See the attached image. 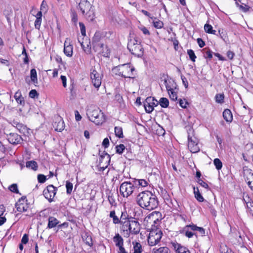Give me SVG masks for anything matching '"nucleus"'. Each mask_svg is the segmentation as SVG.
I'll use <instances>...</instances> for the list:
<instances>
[{
  "instance_id": "obj_1",
  "label": "nucleus",
  "mask_w": 253,
  "mask_h": 253,
  "mask_svg": "<svg viewBox=\"0 0 253 253\" xmlns=\"http://www.w3.org/2000/svg\"><path fill=\"white\" fill-rule=\"evenodd\" d=\"M136 202L141 208L149 211L156 209L159 205L156 196L148 190L140 192L136 196Z\"/></svg>"
},
{
  "instance_id": "obj_2",
  "label": "nucleus",
  "mask_w": 253,
  "mask_h": 253,
  "mask_svg": "<svg viewBox=\"0 0 253 253\" xmlns=\"http://www.w3.org/2000/svg\"><path fill=\"white\" fill-rule=\"evenodd\" d=\"M112 72L124 78L134 79L135 77V69L130 64L119 65L112 69Z\"/></svg>"
},
{
  "instance_id": "obj_3",
  "label": "nucleus",
  "mask_w": 253,
  "mask_h": 253,
  "mask_svg": "<svg viewBox=\"0 0 253 253\" xmlns=\"http://www.w3.org/2000/svg\"><path fill=\"white\" fill-rule=\"evenodd\" d=\"M127 48L133 55L137 57H141L144 54V49L141 43L140 40L136 38H132L128 42Z\"/></svg>"
},
{
  "instance_id": "obj_4",
  "label": "nucleus",
  "mask_w": 253,
  "mask_h": 253,
  "mask_svg": "<svg viewBox=\"0 0 253 253\" xmlns=\"http://www.w3.org/2000/svg\"><path fill=\"white\" fill-rule=\"evenodd\" d=\"M79 6L83 14L85 15L88 20L93 21L94 19L95 12L89 1L87 0H81Z\"/></svg>"
},
{
  "instance_id": "obj_5",
  "label": "nucleus",
  "mask_w": 253,
  "mask_h": 253,
  "mask_svg": "<svg viewBox=\"0 0 253 253\" xmlns=\"http://www.w3.org/2000/svg\"><path fill=\"white\" fill-rule=\"evenodd\" d=\"M163 232L160 228H151L150 231L147 241L150 246H154L158 245L162 237Z\"/></svg>"
},
{
  "instance_id": "obj_6",
  "label": "nucleus",
  "mask_w": 253,
  "mask_h": 253,
  "mask_svg": "<svg viewBox=\"0 0 253 253\" xmlns=\"http://www.w3.org/2000/svg\"><path fill=\"white\" fill-rule=\"evenodd\" d=\"M87 115L89 120L97 125H102L106 120L104 113L99 108L89 111Z\"/></svg>"
},
{
  "instance_id": "obj_7",
  "label": "nucleus",
  "mask_w": 253,
  "mask_h": 253,
  "mask_svg": "<svg viewBox=\"0 0 253 253\" xmlns=\"http://www.w3.org/2000/svg\"><path fill=\"white\" fill-rule=\"evenodd\" d=\"M90 79L93 86L96 88H98L101 84L102 73L99 67H94L91 70Z\"/></svg>"
},
{
  "instance_id": "obj_8",
  "label": "nucleus",
  "mask_w": 253,
  "mask_h": 253,
  "mask_svg": "<svg viewBox=\"0 0 253 253\" xmlns=\"http://www.w3.org/2000/svg\"><path fill=\"white\" fill-rule=\"evenodd\" d=\"M136 188L131 182L125 181L120 186V193L123 197L127 198L133 194Z\"/></svg>"
},
{
  "instance_id": "obj_9",
  "label": "nucleus",
  "mask_w": 253,
  "mask_h": 253,
  "mask_svg": "<svg viewBox=\"0 0 253 253\" xmlns=\"http://www.w3.org/2000/svg\"><path fill=\"white\" fill-rule=\"evenodd\" d=\"M160 213L157 211H153L144 218V222L147 227L151 226V228H158L156 224L159 222V216Z\"/></svg>"
},
{
  "instance_id": "obj_10",
  "label": "nucleus",
  "mask_w": 253,
  "mask_h": 253,
  "mask_svg": "<svg viewBox=\"0 0 253 253\" xmlns=\"http://www.w3.org/2000/svg\"><path fill=\"white\" fill-rule=\"evenodd\" d=\"M15 207L18 211L23 212L27 211L31 208V204L28 202L26 196H24L16 203Z\"/></svg>"
},
{
  "instance_id": "obj_11",
  "label": "nucleus",
  "mask_w": 253,
  "mask_h": 253,
  "mask_svg": "<svg viewBox=\"0 0 253 253\" xmlns=\"http://www.w3.org/2000/svg\"><path fill=\"white\" fill-rule=\"evenodd\" d=\"M57 191V188L52 184L48 185L43 191V195L49 203L53 201Z\"/></svg>"
},
{
  "instance_id": "obj_12",
  "label": "nucleus",
  "mask_w": 253,
  "mask_h": 253,
  "mask_svg": "<svg viewBox=\"0 0 253 253\" xmlns=\"http://www.w3.org/2000/svg\"><path fill=\"white\" fill-rule=\"evenodd\" d=\"M93 50L98 55L104 57H109L110 50L108 46L103 43H100L97 45L92 46Z\"/></svg>"
},
{
  "instance_id": "obj_13",
  "label": "nucleus",
  "mask_w": 253,
  "mask_h": 253,
  "mask_svg": "<svg viewBox=\"0 0 253 253\" xmlns=\"http://www.w3.org/2000/svg\"><path fill=\"white\" fill-rule=\"evenodd\" d=\"M188 147L190 151L192 153H196L200 151L199 141L198 139L194 135L188 136Z\"/></svg>"
},
{
  "instance_id": "obj_14",
  "label": "nucleus",
  "mask_w": 253,
  "mask_h": 253,
  "mask_svg": "<svg viewBox=\"0 0 253 253\" xmlns=\"http://www.w3.org/2000/svg\"><path fill=\"white\" fill-rule=\"evenodd\" d=\"M166 87L170 99L173 101L177 100V92L175 83L169 82L166 85Z\"/></svg>"
},
{
  "instance_id": "obj_15",
  "label": "nucleus",
  "mask_w": 253,
  "mask_h": 253,
  "mask_svg": "<svg viewBox=\"0 0 253 253\" xmlns=\"http://www.w3.org/2000/svg\"><path fill=\"white\" fill-rule=\"evenodd\" d=\"M156 100H155L153 97H147L143 102V105L145 108V111L148 113H151L154 108L158 104Z\"/></svg>"
},
{
  "instance_id": "obj_16",
  "label": "nucleus",
  "mask_w": 253,
  "mask_h": 253,
  "mask_svg": "<svg viewBox=\"0 0 253 253\" xmlns=\"http://www.w3.org/2000/svg\"><path fill=\"white\" fill-rule=\"evenodd\" d=\"M120 232L125 237H128L130 234V221L120 222Z\"/></svg>"
},
{
  "instance_id": "obj_17",
  "label": "nucleus",
  "mask_w": 253,
  "mask_h": 253,
  "mask_svg": "<svg viewBox=\"0 0 253 253\" xmlns=\"http://www.w3.org/2000/svg\"><path fill=\"white\" fill-rule=\"evenodd\" d=\"M7 137L8 142L13 145L20 144L23 140L22 137L16 133H10Z\"/></svg>"
},
{
  "instance_id": "obj_18",
  "label": "nucleus",
  "mask_w": 253,
  "mask_h": 253,
  "mask_svg": "<svg viewBox=\"0 0 253 253\" xmlns=\"http://www.w3.org/2000/svg\"><path fill=\"white\" fill-rule=\"evenodd\" d=\"M64 52L65 54L68 57H71L73 53V46L71 44V40L69 38H66L64 44Z\"/></svg>"
},
{
  "instance_id": "obj_19",
  "label": "nucleus",
  "mask_w": 253,
  "mask_h": 253,
  "mask_svg": "<svg viewBox=\"0 0 253 253\" xmlns=\"http://www.w3.org/2000/svg\"><path fill=\"white\" fill-rule=\"evenodd\" d=\"M53 126L56 131L61 132L65 128V124L63 119L60 117L56 118L53 122Z\"/></svg>"
},
{
  "instance_id": "obj_20",
  "label": "nucleus",
  "mask_w": 253,
  "mask_h": 253,
  "mask_svg": "<svg viewBox=\"0 0 253 253\" xmlns=\"http://www.w3.org/2000/svg\"><path fill=\"white\" fill-rule=\"evenodd\" d=\"M81 237L83 242L86 245L89 247H93V243L92 241V237L90 235V233L84 231L82 233Z\"/></svg>"
},
{
  "instance_id": "obj_21",
  "label": "nucleus",
  "mask_w": 253,
  "mask_h": 253,
  "mask_svg": "<svg viewBox=\"0 0 253 253\" xmlns=\"http://www.w3.org/2000/svg\"><path fill=\"white\" fill-rule=\"evenodd\" d=\"M78 41L84 52L87 54H90L91 52V48L90 40L86 38L85 39H83L82 42H81L79 40H78Z\"/></svg>"
},
{
  "instance_id": "obj_22",
  "label": "nucleus",
  "mask_w": 253,
  "mask_h": 253,
  "mask_svg": "<svg viewBox=\"0 0 253 253\" xmlns=\"http://www.w3.org/2000/svg\"><path fill=\"white\" fill-rule=\"evenodd\" d=\"M244 177L249 187L253 191V171L247 170L244 174Z\"/></svg>"
},
{
  "instance_id": "obj_23",
  "label": "nucleus",
  "mask_w": 253,
  "mask_h": 253,
  "mask_svg": "<svg viewBox=\"0 0 253 253\" xmlns=\"http://www.w3.org/2000/svg\"><path fill=\"white\" fill-rule=\"evenodd\" d=\"M132 253H145L144 247L140 242L136 240L132 242Z\"/></svg>"
},
{
  "instance_id": "obj_24",
  "label": "nucleus",
  "mask_w": 253,
  "mask_h": 253,
  "mask_svg": "<svg viewBox=\"0 0 253 253\" xmlns=\"http://www.w3.org/2000/svg\"><path fill=\"white\" fill-rule=\"evenodd\" d=\"M172 247L176 253H191L190 251L185 247L177 243H172Z\"/></svg>"
},
{
  "instance_id": "obj_25",
  "label": "nucleus",
  "mask_w": 253,
  "mask_h": 253,
  "mask_svg": "<svg viewBox=\"0 0 253 253\" xmlns=\"http://www.w3.org/2000/svg\"><path fill=\"white\" fill-rule=\"evenodd\" d=\"M130 234L137 235L139 233L140 230V224L138 221L131 220H130Z\"/></svg>"
},
{
  "instance_id": "obj_26",
  "label": "nucleus",
  "mask_w": 253,
  "mask_h": 253,
  "mask_svg": "<svg viewBox=\"0 0 253 253\" xmlns=\"http://www.w3.org/2000/svg\"><path fill=\"white\" fill-rule=\"evenodd\" d=\"M192 223L184 226L182 230L180 231V233H184L186 237L188 238H192L194 235L197 236L196 233L192 231Z\"/></svg>"
},
{
  "instance_id": "obj_27",
  "label": "nucleus",
  "mask_w": 253,
  "mask_h": 253,
  "mask_svg": "<svg viewBox=\"0 0 253 253\" xmlns=\"http://www.w3.org/2000/svg\"><path fill=\"white\" fill-rule=\"evenodd\" d=\"M102 38V34L100 31H96L92 39V46L98 44Z\"/></svg>"
},
{
  "instance_id": "obj_28",
  "label": "nucleus",
  "mask_w": 253,
  "mask_h": 253,
  "mask_svg": "<svg viewBox=\"0 0 253 253\" xmlns=\"http://www.w3.org/2000/svg\"><path fill=\"white\" fill-rule=\"evenodd\" d=\"M224 119L227 123H231L233 120L232 113L230 109H226L224 110L222 113Z\"/></svg>"
},
{
  "instance_id": "obj_29",
  "label": "nucleus",
  "mask_w": 253,
  "mask_h": 253,
  "mask_svg": "<svg viewBox=\"0 0 253 253\" xmlns=\"http://www.w3.org/2000/svg\"><path fill=\"white\" fill-rule=\"evenodd\" d=\"M113 241L117 247L121 245H124V239L119 233H116L115 234L114 237L113 238Z\"/></svg>"
},
{
  "instance_id": "obj_30",
  "label": "nucleus",
  "mask_w": 253,
  "mask_h": 253,
  "mask_svg": "<svg viewBox=\"0 0 253 253\" xmlns=\"http://www.w3.org/2000/svg\"><path fill=\"white\" fill-rule=\"evenodd\" d=\"M14 97L16 101L20 105H23L25 104L24 98L22 97L21 91L19 89L15 93Z\"/></svg>"
},
{
  "instance_id": "obj_31",
  "label": "nucleus",
  "mask_w": 253,
  "mask_h": 253,
  "mask_svg": "<svg viewBox=\"0 0 253 253\" xmlns=\"http://www.w3.org/2000/svg\"><path fill=\"white\" fill-rule=\"evenodd\" d=\"M69 89L70 92V99H75L77 96V89L76 84H74V82L70 84Z\"/></svg>"
},
{
  "instance_id": "obj_32",
  "label": "nucleus",
  "mask_w": 253,
  "mask_h": 253,
  "mask_svg": "<svg viewBox=\"0 0 253 253\" xmlns=\"http://www.w3.org/2000/svg\"><path fill=\"white\" fill-rule=\"evenodd\" d=\"M58 223L59 221L56 218L53 216H49L48 218V223L47 227L48 228L51 229L55 227Z\"/></svg>"
},
{
  "instance_id": "obj_33",
  "label": "nucleus",
  "mask_w": 253,
  "mask_h": 253,
  "mask_svg": "<svg viewBox=\"0 0 253 253\" xmlns=\"http://www.w3.org/2000/svg\"><path fill=\"white\" fill-rule=\"evenodd\" d=\"M26 167L35 171L37 170L38 168L37 163L33 160L27 161L26 163Z\"/></svg>"
},
{
  "instance_id": "obj_34",
  "label": "nucleus",
  "mask_w": 253,
  "mask_h": 253,
  "mask_svg": "<svg viewBox=\"0 0 253 253\" xmlns=\"http://www.w3.org/2000/svg\"><path fill=\"white\" fill-rule=\"evenodd\" d=\"M152 253H170V251L167 247H161L158 249H153Z\"/></svg>"
},
{
  "instance_id": "obj_35",
  "label": "nucleus",
  "mask_w": 253,
  "mask_h": 253,
  "mask_svg": "<svg viewBox=\"0 0 253 253\" xmlns=\"http://www.w3.org/2000/svg\"><path fill=\"white\" fill-rule=\"evenodd\" d=\"M13 13L12 9L9 6H6L3 10V14L6 18L7 20H10V17L12 16Z\"/></svg>"
},
{
  "instance_id": "obj_36",
  "label": "nucleus",
  "mask_w": 253,
  "mask_h": 253,
  "mask_svg": "<svg viewBox=\"0 0 253 253\" xmlns=\"http://www.w3.org/2000/svg\"><path fill=\"white\" fill-rule=\"evenodd\" d=\"M153 24L154 27L156 29H161L164 26V23L163 21L158 19L157 17H153Z\"/></svg>"
},
{
  "instance_id": "obj_37",
  "label": "nucleus",
  "mask_w": 253,
  "mask_h": 253,
  "mask_svg": "<svg viewBox=\"0 0 253 253\" xmlns=\"http://www.w3.org/2000/svg\"><path fill=\"white\" fill-rule=\"evenodd\" d=\"M192 231H197L199 232L200 235L201 236H205V230L203 227H198L196 225L192 223Z\"/></svg>"
},
{
  "instance_id": "obj_38",
  "label": "nucleus",
  "mask_w": 253,
  "mask_h": 253,
  "mask_svg": "<svg viewBox=\"0 0 253 253\" xmlns=\"http://www.w3.org/2000/svg\"><path fill=\"white\" fill-rule=\"evenodd\" d=\"M204 28L205 32L207 33L213 35L216 34V31L213 30L212 26L208 23H206L205 24Z\"/></svg>"
},
{
  "instance_id": "obj_39",
  "label": "nucleus",
  "mask_w": 253,
  "mask_h": 253,
  "mask_svg": "<svg viewBox=\"0 0 253 253\" xmlns=\"http://www.w3.org/2000/svg\"><path fill=\"white\" fill-rule=\"evenodd\" d=\"M30 78L34 84L38 83L37 73L35 69H32L30 71Z\"/></svg>"
},
{
  "instance_id": "obj_40",
  "label": "nucleus",
  "mask_w": 253,
  "mask_h": 253,
  "mask_svg": "<svg viewBox=\"0 0 253 253\" xmlns=\"http://www.w3.org/2000/svg\"><path fill=\"white\" fill-rule=\"evenodd\" d=\"M115 135L119 138H122L124 137L123 128L121 126H115Z\"/></svg>"
},
{
  "instance_id": "obj_41",
  "label": "nucleus",
  "mask_w": 253,
  "mask_h": 253,
  "mask_svg": "<svg viewBox=\"0 0 253 253\" xmlns=\"http://www.w3.org/2000/svg\"><path fill=\"white\" fill-rule=\"evenodd\" d=\"M194 193L195 194V197L198 201L200 202H202L204 201V198L200 193L198 188H197L196 190V188L194 187Z\"/></svg>"
},
{
  "instance_id": "obj_42",
  "label": "nucleus",
  "mask_w": 253,
  "mask_h": 253,
  "mask_svg": "<svg viewBox=\"0 0 253 253\" xmlns=\"http://www.w3.org/2000/svg\"><path fill=\"white\" fill-rule=\"evenodd\" d=\"M15 127L20 132L24 133L27 131L28 128L26 126L21 124L17 123L16 124Z\"/></svg>"
},
{
  "instance_id": "obj_43",
  "label": "nucleus",
  "mask_w": 253,
  "mask_h": 253,
  "mask_svg": "<svg viewBox=\"0 0 253 253\" xmlns=\"http://www.w3.org/2000/svg\"><path fill=\"white\" fill-rule=\"evenodd\" d=\"M224 94L223 93L216 94L215 96L216 102L219 104H222L224 102Z\"/></svg>"
},
{
  "instance_id": "obj_44",
  "label": "nucleus",
  "mask_w": 253,
  "mask_h": 253,
  "mask_svg": "<svg viewBox=\"0 0 253 253\" xmlns=\"http://www.w3.org/2000/svg\"><path fill=\"white\" fill-rule=\"evenodd\" d=\"M109 216L110 218H112L113 222L114 224H116L120 223V220L118 216L116 215V212L114 210L110 211Z\"/></svg>"
},
{
  "instance_id": "obj_45",
  "label": "nucleus",
  "mask_w": 253,
  "mask_h": 253,
  "mask_svg": "<svg viewBox=\"0 0 253 253\" xmlns=\"http://www.w3.org/2000/svg\"><path fill=\"white\" fill-rule=\"evenodd\" d=\"M65 186L66 188V193L68 195H70L72 192L73 188V183L70 181L67 180L66 181Z\"/></svg>"
},
{
  "instance_id": "obj_46",
  "label": "nucleus",
  "mask_w": 253,
  "mask_h": 253,
  "mask_svg": "<svg viewBox=\"0 0 253 253\" xmlns=\"http://www.w3.org/2000/svg\"><path fill=\"white\" fill-rule=\"evenodd\" d=\"M108 200L112 206L116 207L117 206V203L116 202V200L115 199L113 193L111 192L109 193L108 195Z\"/></svg>"
},
{
  "instance_id": "obj_47",
  "label": "nucleus",
  "mask_w": 253,
  "mask_h": 253,
  "mask_svg": "<svg viewBox=\"0 0 253 253\" xmlns=\"http://www.w3.org/2000/svg\"><path fill=\"white\" fill-rule=\"evenodd\" d=\"M187 53L189 55L190 59L193 62H195L196 61V59L197 58V56L195 55L194 51L191 49H188L187 50Z\"/></svg>"
},
{
  "instance_id": "obj_48",
  "label": "nucleus",
  "mask_w": 253,
  "mask_h": 253,
  "mask_svg": "<svg viewBox=\"0 0 253 253\" xmlns=\"http://www.w3.org/2000/svg\"><path fill=\"white\" fill-rule=\"evenodd\" d=\"M236 4L238 7L244 12H247L249 11L250 7L246 4H239L238 2H236Z\"/></svg>"
},
{
  "instance_id": "obj_49",
  "label": "nucleus",
  "mask_w": 253,
  "mask_h": 253,
  "mask_svg": "<svg viewBox=\"0 0 253 253\" xmlns=\"http://www.w3.org/2000/svg\"><path fill=\"white\" fill-rule=\"evenodd\" d=\"M203 50H206L204 57L206 59H211L212 58V52L210 48H204Z\"/></svg>"
},
{
  "instance_id": "obj_50",
  "label": "nucleus",
  "mask_w": 253,
  "mask_h": 253,
  "mask_svg": "<svg viewBox=\"0 0 253 253\" xmlns=\"http://www.w3.org/2000/svg\"><path fill=\"white\" fill-rule=\"evenodd\" d=\"M160 105L163 108H167L169 106V101L166 98H161L160 100Z\"/></svg>"
},
{
  "instance_id": "obj_51",
  "label": "nucleus",
  "mask_w": 253,
  "mask_h": 253,
  "mask_svg": "<svg viewBox=\"0 0 253 253\" xmlns=\"http://www.w3.org/2000/svg\"><path fill=\"white\" fill-rule=\"evenodd\" d=\"M115 148H116V151L117 153H118L119 154H122L124 152V150H125L126 147L124 144H121L116 145Z\"/></svg>"
},
{
  "instance_id": "obj_52",
  "label": "nucleus",
  "mask_w": 253,
  "mask_h": 253,
  "mask_svg": "<svg viewBox=\"0 0 253 253\" xmlns=\"http://www.w3.org/2000/svg\"><path fill=\"white\" fill-rule=\"evenodd\" d=\"M213 164L217 170L221 169L222 167V163L220 159L215 158L213 160Z\"/></svg>"
},
{
  "instance_id": "obj_53",
  "label": "nucleus",
  "mask_w": 253,
  "mask_h": 253,
  "mask_svg": "<svg viewBox=\"0 0 253 253\" xmlns=\"http://www.w3.org/2000/svg\"><path fill=\"white\" fill-rule=\"evenodd\" d=\"M119 219L120 220V223L123 222L124 221H129L131 220L130 218H128V215L126 212H123L122 213L120 219Z\"/></svg>"
},
{
  "instance_id": "obj_54",
  "label": "nucleus",
  "mask_w": 253,
  "mask_h": 253,
  "mask_svg": "<svg viewBox=\"0 0 253 253\" xmlns=\"http://www.w3.org/2000/svg\"><path fill=\"white\" fill-rule=\"evenodd\" d=\"M71 16L72 18V21L74 23L75 25L77 24L78 22V15L77 12L74 10H71Z\"/></svg>"
},
{
  "instance_id": "obj_55",
  "label": "nucleus",
  "mask_w": 253,
  "mask_h": 253,
  "mask_svg": "<svg viewBox=\"0 0 253 253\" xmlns=\"http://www.w3.org/2000/svg\"><path fill=\"white\" fill-rule=\"evenodd\" d=\"M179 104L180 106L184 109H185L187 108V106L189 105V103L187 101V100L184 98V99H179Z\"/></svg>"
},
{
  "instance_id": "obj_56",
  "label": "nucleus",
  "mask_w": 253,
  "mask_h": 253,
  "mask_svg": "<svg viewBox=\"0 0 253 253\" xmlns=\"http://www.w3.org/2000/svg\"><path fill=\"white\" fill-rule=\"evenodd\" d=\"M243 201L246 203V204H248L249 203H251V202H253L252 199L249 196V194L247 193H243Z\"/></svg>"
},
{
  "instance_id": "obj_57",
  "label": "nucleus",
  "mask_w": 253,
  "mask_h": 253,
  "mask_svg": "<svg viewBox=\"0 0 253 253\" xmlns=\"http://www.w3.org/2000/svg\"><path fill=\"white\" fill-rule=\"evenodd\" d=\"M247 211L253 217V202L246 204Z\"/></svg>"
},
{
  "instance_id": "obj_58",
  "label": "nucleus",
  "mask_w": 253,
  "mask_h": 253,
  "mask_svg": "<svg viewBox=\"0 0 253 253\" xmlns=\"http://www.w3.org/2000/svg\"><path fill=\"white\" fill-rule=\"evenodd\" d=\"M8 189L10 191L15 193H18L19 190L18 189L17 185L15 183L12 184L10 185L8 187Z\"/></svg>"
},
{
  "instance_id": "obj_59",
  "label": "nucleus",
  "mask_w": 253,
  "mask_h": 253,
  "mask_svg": "<svg viewBox=\"0 0 253 253\" xmlns=\"http://www.w3.org/2000/svg\"><path fill=\"white\" fill-rule=\"evenodd\" d=\"M79 26L80 28V30L82 36H86V30L84 24L82 22H79Z\"/></svg>"
},
{
  "instance_id": "obj_60",
  "label": "nucleus",
  "mask_w": 253,
  "mask_h": 253,
  "mask_svg": "<svg viewBox=\"0 0 253 253\" xmlns=\"http://www.w3.org/2000/svg\"><path fill=\"white\" fill-rule=\"evenodd\" d=\"M38 180L39 183H43L46 180V177L42 174H39L38 175Z\"/></svg>"
},
{
  "instance_id": "obj_61",
  "label": "nucleus",
  "mask_w": 253,
  "mask_h": 253,
  "mask_svg": "<svg viewBox=\"0 0 253 253\" xmlns=\"http://www.w3.org/2000/svg\"><path fill=\"white\" fill-rule=\"evenodd\" d=\"M221 253H234L230 249L226 246L221 247Z\"/></svg>"
},
{
  "instance_id": "obj_62",
  "label": "nucleus",
  "mask_w": 253,
  "mask_h": 253,
  "mask_svg": "<svg viewBox=\"0 0 253 253\" xmlns=\"http://www.w3.org/2000/svg\"><path fill=\"white\" fill-rule=\"evenodd\" d=\"M197 182L203 187L207 189V190H210L208 184L206 182L204 181L202 179H198Z\"/></svg>"
},
{
  "instance_id": "obj_63",
  "label": "nucleus",
  "mask_w": 253,
  "mask_h": 253,
  "mask_svg": "<svg viewBox=\"0 0 253 253\" xmlns=\"http://www.w3.org/2000/svg\"><path fill=\"white\" fill-rule=\"evenodd\" d=\"M0 209L1 210V214H0V226H1L2 224H3L6 221V218L4 216H2L3 215V208H1Z\"/></svg>"
},
{
  "instance_id": "obj_64",
  "label": "nucleus",
  "mask_w": 253,
  "mask_h": 253,
  "mask_svg": "<svg viewBox=\"0 0 253 253\" xmlns=\"http://www.w3.org/2000/svg\"><path fill=\"white\" fill-rule=\"evenodd\" d=\"M42 23V19L36 18L35 21V27L38 30H40Z\"/></svg>"
}]
</instances>
